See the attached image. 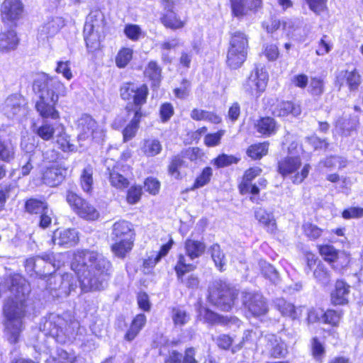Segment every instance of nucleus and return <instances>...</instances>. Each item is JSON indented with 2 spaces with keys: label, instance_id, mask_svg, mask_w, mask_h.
<instances>
[{
  "label": "nucleus",
  "instance_id": "nucleus-1",
  "mask_svg": "<svg viewBox=\"0 0 363 363\" xmlns=\"http://www.w3.org/2000/svg\"><path fill=\"white\" fill-rule=\"evenodd\" d=\"M71 267L77 274L84 292L104 289L112 269L111 262L105 256L89 250L76 251Z\"/></svg>",
  "mask_w": 363,
  "mask_h": 363
},
{
  "label": "nucleus",
  "instance_id": "nucleus-2",
  "mask_svg": "<svg viewBox=\"0 0 363 363\" xmlns=\"http://www.w3.org/2000/svg\"><path fill=\"white\" fill-rule=\"evenodd\" d=\"M33 90L38 95L35 108L43 118L58 119L59 111L56 105L60 96L67 94L66 86L56 77L43 73L33 82Z\"/></svg>",
  "mask_w": 363,
  "mask_h": 363
},
{
  "label": "nucleus",
  "instance_id": "nucleus-3",
  "mask_svg": "<svg viewBox=\"0 0 363 363\" xmlns=\"http://www.w3.org/2000/svg\"><path fill=\"white\" fill-rule=\"evenodd\" d=\"M24 295L22 297H16V301L9 300L4 308V312L6 318V328L10 333L9 340L11 343L17 342L22 328L21 318L23 316Z\"/></svg>",
  "mask_w": 363,
  "mask_h": 363
},
{
  "label": "nucleus",
  "instance_id": "nucleus-4",
  "mask_svg": "<svg viewBox=\"0 0 363 363\" xmlns=\"http://www.w3.org/2000/svg\"><path fill=\"white\" fill-rule=\"evenodd\" d=\"M301 160L298 156H287L278 163V172L282 177H290L294 184H301L308 177L311 169L309 164H305L300 172Z\"/></svg>",
  "mask_w": 363,
  "mask_h": 363
},
{
  "label": "nucleus",
  "instance_id": "nucleus-5",
  "mask_svg": "<svg viewBox=\"0 0 363 363\" xmlns=\"http://www.w3.org/2000/svg\"><path fill=\"white\" fill-rule=\"evenodd\" d=\"M248 40L245 33H235L230 39L227 54V64L233 69L240 67L247 55Z\"/></svg>",
  "mask_w": 363,
  "mask_h": 363
},
{
  "label": "nucleus",
  "instance_id": "nucleus-6",
  "mask_svg": "<svg viewBox=\"0 0 363 363\" xmlns=\"http://www.w3.org/2000/svg\"><path fill=\"white\" fill-rule=\"evenodd\" d=\"M77 130L78 141L86 140L102 142L105 138V130L91 116L82 115L77 121Z\"/></svg>",
  "mask_w": 363,
  "mask_h": 363
},
{
  "label": "nucleus",
  "instance_id": "nucleus-7",
  "mask_svg": "<svg viewBox=\"0 0 363 363\" xmlns=\"http://www.w3.org/2000/svg\"><path fill=\"white\" fill-rule=\"evenodd\" d=\"M235 289L229 288L225 284L217 282L209 291L210 301L223 311H229L234 304L237 296Z\"/></svg>",
  "mask_w": 363,
  "mask_h": 363
},
{
  "label": "nucleus",
  "instance_id": "nucleus-8",
  "mask_svg": "<svg viewBox=\"0 0 363 363\" xmlns=\"http://www.w3.org/2000/svg\"><path fill=\"white\" fill-rule=\"evenodd\" d=\"M47 289L53 296L66 297L77 286V281L71 274L63 275H50L48 279Z\"/></svg>",
  "mask_w": 363,
  "mask_h": 363
},
{
  "label": "nucleus",
  "instance_id": "nucleus-9",
  "mask_svg": "<svg viewBox=\"0 0 363 363\" xmlns=\"http://www.w3.org/2000/svg\"><path fill=\"white\" fill-rule=\"evenodd\" d=\"M148 93V88L145 84L127 82L121 87L122 99L133 103L136 110H140V107L146 103Z\"/></svg>",
  "mask_w": 363,
  "mask_h": 363
},
{
  "label": "nucleus",
  "instance_id": "nucleus-10",
  "mask_svg": "<svg viewBox=\"0 0 363 363\" xmlns=\"http://www.w3.org/2000/svg\"><path fill=\"white\" fill-rule=\"evenodd\" d=\"M267 80L268 75L265 70L257 68L247 79L244 89L251 96L257 98L264 91Z\"/></svg>",
  "mask_w": 363,
  "mask_h": 363
},
{
  "label": "nucleus",
  "instance_id": "nucleus-11",
  "mask_svg": "<svg viewBox=\"0 0 363 363\" xmlns=\"http://www.w3.org/2000/svg\"><path fill=\"white\" fill-rule=\"evenodd\" d=\"M243 303L254 316L265 315L268 311L267 302L262 295L259 293L244 292Z\"/></svg>",
  "mask_w": 363,
  "mask_h": 363
},
{
  "label": "nucleus",
  "instance_id": "nucleus-12",
  "mask_svg": "<svg viewBox=\"0 0 363 363\" xmlns=\"http://www.w3.org/2000/svg\"><path fill=\"white\" fill-rule=\"evenodd\" d=\"M195 269L196 266L194 264L186 263V257L184 255L181 254L179 255L178 261L174 267V269L178 279L188 288L196 289L199 286V280L196 276L191 274L185 280L183 278L186 273L191 272Z\"/></svg>",
  "mask_w": 363,
  "mask_h": 363
},
{
  "label": "nucleus",
  "instance_id": "nucleus-13",
  "mask_svg": "<svg viewBox=\"0 0 363 363\" xmlns=\"http://www.w3.org/2000/svg\"><path fill=\"white\" fill-rule=\"evenodd\" d=\"M24 11V6L21 0H4L1 6L3 21L15 22L20 19Z\"/></svg>",
  "mask_w": 363,
  "mask_h": 363
},
{
  "label": "nucleus",
  "instance_id": "nucleus-14",
  "mask_svg": "<svg viewBox=\"0 0 363 363\" xmlns=\"http://www.w3.org/2000/svg\"><path fill=\"white\" fill-rule=\"evenodd\" d=\"M65 26L61 17H52L45 22L38 29V39L45 41L54 37Z\"/></svg>",
  "mask_w": 363,
  "mask_h": 363
},
{
  "label": "nucleus",
  "instance_id": "nucleus-15",
  "mask_svg": "<svg viewBox=\"0 0 363 363\" xmlns=\"http://www.w3.org/2000/svg\"><path fill=\"white\" fill-rule=\"evenodd\" d=\"M163 6L167 12L161 17L162 23L167 28L172 30H177L184 28L186 25V20L181 19L175 13L171 11L173 3L169 0H162Z\"/></svg>",
  "mask_w": 363,
  "mask_h": 363
},
{
  "label": "nucleus",
  "instance_id": "nucleus-16",
  "mask_svg": "<svg viewBox=\"0 0 363 363\" xmlns=\"http://www.w3.org/2000/svg\"><path fill=\"white\" fill-rule=\"evenodd\" d=\"M67 169L61 166H52L46 168L41 175V181L43 184L50 186L60 184L65 179Z\"/></svg>",
  "mask_w": 363,
  "mask_h": 363
},
{
  "label": "nucleus",
  "instance_id": "nucleus-17",
  "mask_svg": "<svg viewBox=\"0 0 363 363\" xmlns=\"http://www.w3.org/2000/svg\"><path fill=\"white\" fill-rule=\"evenodd\" d=\"M260 340L265 343V350L274 357H282L287 352L284 342L275 335H267Z\"/></svg>",
  "mask_w": 363,
  "mask_h": 363
},
{
  "label": "nucleus",
  "instance_id": "nucleus-18",
  "mask_svg": "<svg viewBox=\"0 0 363 363\" xmlns=\"http://www.w3.org/2000/svg\"><path fill=\"white\" fill-rule=\"evenodd\" d=\"M52 241L55 245L69 247L78 242V233L74 229L57 230L53 233Z\"/></svg>",
  "mask_w": 363,
  "mask_h": 363
},
{
  "label": "nucleus",
  "instance_id": "nucleus-19",
  "mask_svg": "<svg viewBox=\"0 0 363 363\" xmlns=\"http://www.w3.org/2000/svg\"><path fill=\"white\" fill-rule=\"evenodd\" d=\"M111 237L112 240L135 239L132 224L124 220L114 223L112 226Z\"/></svg>",
  "mask_w": 363,
  "mask_h": 363
},
{
  "label": "nucleus",
  "instance_id": "nucleus-20",
  "mask_svg": "<svg viewBox=\"0 0 363 363\" xmlns=\"http://www.w3.org/2000/svg\"><path fill=\"white\" fill-rule=\"evenodd\" d=\"M18 43L19 39L13 30H6L0 33L1 53H9L16 50Z\"/></svg>",
  "mask_w": 363,
  "mask_h": 363
},
{
  "label": "nucleus",
  "instance_id": "nucleus-21",
  "mask_svg": "<svg viewBox=\"0 0 363 363\" xmlns=\"http://www.w3.org/2000/svg\"><path fill=\"white\" fill-rule=\"evenodd\" d=\"M99 26L94 25L92 21H86L84 28V36L86 46L91 50L99 47Z\"/></svg>",
  "mask_w": 363,
  "mask_h": 363
},
{
  "label": "nucleus",
  "instance_id": "nucleus-22",
  "mask_svg": "<svg viewBox=\"0 0 363 363\" xmlns=\"http://www.w3.org/2000/svg\"><path fill=\"white\" fill-rule=\"evenodd\" d=\"M350 286L342 280L335 283V289L331 293V301L334 305H344L348 302Z\"/></svg>",
  "mask_w": 363,
  "mask_h": 363
},
{
  "label": "nucleus",
  "instance_id": "nucleus-23",
  "mask_svg": "<svg viewBox=\"0 0 363 363\" xmlns=\"http://www.w3.org/2000/svg\"><path fill=\"white\" fill-rule=\"evenodd\" d=\"M275 307L283 316L291 320L297 319L301 315V307H296L293 303L287 302L284 299H277L275 301Z\"/></svg>",
  "mask_w": 363,
  "mask_h": 363
},
{
  "label": "nucleus",
  "instance_id": "nucleus-24",
  "mask_svg": "<svg viewBox=\"0 0 363 363\" xmlns=\"http://www.w3.org/2000/svg\"><path fill=\"white\" fill-rule=\"evenodd\" d=\"M255 217L267 231L273 233L277 229L276 220L272 212H269L262 208H257L255 211Z\"/></svg>",
  "mask_w": 363,
  "mask_h": 363
},
{
  "label": "nucleus",
  "instance_id": "nucleus-25",
  "mask_svg": "<svg viewBox=\"0 0 363 363\" xmlns=\"http://www.w3.org/2000/svg\"><path fill=\"white\" fill-rule=\"evenodd\" d=\"M195 350L192 347L187 348L182 355L176 350L169 352L165 358V363H198L195 359Z\"/></svg>",
  "mask_w": 363,
  "mask_h": 363
},
{
  "label": "nucleus",
  "instance_id": "nucleus-26",
  "mask_svg": "<svg viewBox=\"0 0 363 363\" xmlns=\"http://www.w3.org/2000/svg\"><path fill=\"white\" fill-rule=\"evenodd\" d=\"M124 169L119 165L115 166L109 172V181L111 184L118 189H124L129 185Z\"/></svg>",
  "mask_w": 363,
  "mask_h": 363
},
{
  "label": "nucleus",
  "instance_id": "nucleus-27",
  "mask_svg": "<svg viewBox=\"0 0 363 363\" xmlns=\"http://www.w3.org/2000/svg\"><path fill=\"white\" fill-rule=\"evenodd\" d=\"M135 239L113 240L115 242L111 249L113 255L121 259H123L132 250Z\"/></svg>",
  "mask_w": 363,
  "mask_h": 363
},
{
  "label": "nucleus",
  "instance_id": "nucleus-28",
  "mask_svg": "<svg viewBox=\"0 0 363 363\" xmlns=\"http://www.w3.org/2000/svg\"><path fill=\"white\" fill-rule=\"evenodd\" d=\"M56 143L59 148L64 152H72L75 150L74 145L72 144L69 135L66 133L65 127L62 123L57 125Z\"/></svg>",
  "mask_w": 363,
  "mask_h": 363
},
{
  "label": "nucleus",
  "instance_id": "nucleus-29",
  "mask_svg": "<svg viewBox=\"0 0 363 363\" xmlns=\"http://www.w3.org/2000/svg\"><path fill=\"white\" fill-rule=\"evenodd\" d=\"M184 248L187 256L191 259H194L204 253L206 247L201 241L187 239L184 242Z\"/></svg>",
  "mask_w": 363,
  "mask_h": 363
},
{
  "label": "nucleus",
  "instance_id": "nucleus-30",
  "mask_svg": "<svg viewBox=\"0 0 363 363\" xmlns=\"http://www.w3.org/2000/svg\"><path fill=\"white\" fill-rule=\"evenodd\" d=\"M49 123L48 121L43 122L40 125L34 124L33 126V131L39 138L43 140L48 141L53 138L54 134L57 133V125Z\"/></svg>",
  "mask_w": 363,
  "mask_h": 363
},
{
  "label": "nucleus",
  "instance_id": "nucleus-31",
  "mask_svg": "<svg viewBox=\"0 0 363 363\" xmlns=\"http://www.w3.org/2000/svg\"><path fill=\"white\" fill-rule=\"evenodd\" d=\"M272 113L278 117H284L289 114L298 116L301 113V108L290 101H281L273 109Z\"/></svg>",
  "mask_w": 363,
  "mask_h": 363
},
{
  "label": "nucleus",
  "instance_id": "nucleus-32",
  "mask_svg": "<svg viewBox=\"0 0 363 363\" xmlns=\"http://www.w3.org/2000/svg\"><path fill=\"white\" fill-rule=\"evenodd\" d=\"M16 147L10 139L0 138V161L9 163L14 158Z\"/></svg>",
  "mask_w": 363,
  "mask_h": 363
},
{
  "label": "nucleus",
  "instance_id": "nucleus-33",
  "mask_svg": "<svg viewBox=\"0 0 363 363\" xmlns=\"http://www.w3.org/2000/svg\"><path fill=\"white\" fill-rule=\"evenodd\" d=\"M255 126L258 133L267 136L275 133L277 129L275 120L271 117L260 118Z\"/></svg>",
  "mask_w": 363,
  "mask_h": 363
},
{
  "label": "nucleus",
  "instance_id": "nucleus-34",
  "mask_svg": "<svg viewBox=\"0 0 363 363\" xmlns=\"http://www.w3.org/2000/svg\"><path fill=\"white\" fill-rule=\"evenodd\" d=\"M142 116L139 110H135V116L130 123L124 128L123 131V141L128 142L133 139L138 131L140 119Z\"/></svg>",
  "mask_w": 363,
  "mask_h": 363
},
{
  "label": "nucleus",
  "instance_id": "nucleus-35",
  "mask_svg": "<svg viewBox=\"0 0 363 363\" xmlns=\"http://www.w3.org/2000/svg\"><path fill=\"white\" fill-rule=\"evenodd\" d=\"M262 172V169L259 167H250L245 172L242 179L238 186L241 194H245V192L247 191V184L259 176Z\"/></svg>",
  "mask_w": 363,
  "mask_h": 363
},
{
  "label": "nucleus",
  "instance_id": "nucleus-36",
  "mask_svg": "<svg viewBox=\"0 0 363 363\" xmlns=\"http://www.w3.org/2000/svg\"><path fill=\"white\" fill-rule=\"evenodd\" d=\"M93 169L88 166L81 173L80 185L84 192L90 194L93 189Z\"/></svg>",
  "mask_w": 363,
  "mask_h": 363
},
{
  "label": "nucleus",
  "instance_id": "nucleus-37",
  "mask_svg": "<svg viewBox=\"0 0 363 363\" xmlns=\"http://www.w3.org/2000/svg\"><path fill=\"white\" fill-rule=\"evenodd\" d=\"M76 355L64 350H58L56 354L46 359L45 363H74Z\"/></svg>",
  "mask_w": 363,
  "mask_h": 363
},
{
  "label": "nucleus",
  "instance_id": "nucleus-38",
  "mask_svg": "<svg viewBox=\"0 0 363 363\" xmlns=\"http://www.w3.org/2000/svg\"><path fill=\"white\" fill-rule=\"evenodd\" d=\"M5 111L7 116L11 117L24 111V108L17 96H11L6 101Z\"/></svg>",
  "mask_w": 363,
  "mask_h": 363
},
{
  "label": "nucleus",
  "instance_id": "nucleus-39",
  "mask_svg": "<svg viewBox=\"0 0 363 363\" xmlns=\"http://www.w3.org/2000/svg\"><path fill=\"white\" fill-rule=\"evenodd\" d=\"M160 142L156 139H147L143 142L141 150L147 157H153L158 155L162 150Z\"/></svg>",
  "mask_w": 363,
  "mask_h": 363
},
{
  "label": "nucleus",
  "instance_id": "nucleus-40",
  "mask_svg": "<svg viewBox=\"0 0 363 363\" xmlns=\"http://www.w3.org/2000/svg\"><path fill=\"white\" fill-rule=\"evenodd\" d=\"M48 207V204L44 200L36 199H30L25 204L26 211L31 214H40Z\"/></svg>",
  "mask_w": 363,
  "mask_h": 363
},
{
  "label": "nucleus",
  "instance_id": "nucleus-41",
  "mask_svg": "<svg viewBox=\"0 0 363 363\" xmlns=\"http://www.w3.org/2000/svg\"><path fill=\"white\" fill-rule=\"evenodd\" d=\"M268 147L267 143L252 145L247 148V155L252 160H259L267 154Z\"/></svg>",
  "mask_w": 363,
  "mask_h": 363
},
{
  "label": "nucleus",
  "instance_id": "nucleus-42",
  "mask_svg": "<svg viewBox=\"0 0 363 363\" xmlns=\"http://www.w3.org/2000/svg\"><path fill=\"white\" fill-rule=\"evenodd\" d=\"M133 50L130 48H121L116 57V65L119 68L125 67L133 58Z\"/></svg>",
  "mask_w": 363,
  "mask_h": 363
},
{
  "label": "nucleus",
  "instance_id": "nucleus-43",
  "mask_svg": "<svg viewBox=\"0 0 363 363\" xmlns=\"http://www.w3.org/2000/svg\"><path fill=\"white\" fill-rule=\"evenodd\" d=\"M125 36L132 41H138L141 38L145 37V32L138 25L127 24L124 28Z\"/></svg>",
  "mask_w": 363,
  "mask_h": 363
},
{
  "label": "nucleus",
  "instance_id": "nucleus-44",
  "mask_svg": "<svg viewBox=\"0 0 363 363\" xmlns=\"http://www.w3.org/2000/svg\"><path fill=\"white\" fill-rule=\"evenodd\" d=\"M77 215L86 220H96L99 218V213L94 206L86 201L79 211H77Z\"/></svg>",
  "mask_w": 363,
  "mask_h": 363
},
{
  "label": "nucleus",
  "instance_id": "nucleus-45",
  "mask_svg": "<svg viewBox=\"0 0 363 363\" xmlns=\"http://www.w3.org/2000/svg\"><path fill=\"white\" fill-rule=\"evenodd\" d=\"M346 166V161L342 157H330L325 160L320 161L317 168L320 170L323 167L332 169L336 167L339 168L345 167Z\"/></svg>",
  "mask_w": 363,
  "mask_h": 363
},
{
  "label": "nucleus",
  "instance_id": "nucleus-46",
  "mask_svg": "<svg viewBox=\"0 0 363 363\" xmlns=\"http://www.w3.org/2000/svg\"><path fill=\"white\" fill-rule=\"evenodd\" d=\"M213 175V170L211 167H205L201 174L198 176L194 183V185L191 188V190L199 189L206 185L211 180Z\"/></svg>",
  "mask_w": 363,
  "mask_h": 363
},
{
  "label": "nucleus",
  "instance_id": "nucleus-47",
  "mask_svg": "<svg viewBox=\"0 0 363 363\" xmlns=\"http://www.w3.org/2000/svg\"><path fill=\"white\" fill-rule=\"evenodd\" d=\"M211 257L217 267L221 270L225 264V256L218 244H214L211 247Z\"/></svg>",
  "mask_w": 363,
  "mask_h": 363
},
{
  "label": "nucleus",
  "instance_id": "nucleus-48",
  "mask_svg": "<svg viewBox=\"0 0 363 363\" xmlns=\"http://www.w3.org/2000/svg\"><path fill=\"white\" fill-rule=\"evenodd\" d=\"M259 266L263 275L271 281L276 283L279 280V274L274 267L265 261H260Z\"/></svg>",
  "mask_w": 363,
  "mask_h": 363
},
{
  "label": "nucleus",
  "instance_id": "nucleus-49",
  "mask_svg": "<svg viewBox=\"0 0 363 363\" xmlns=\"http://www.w3.org/2000/svg\"><path fill=\"white\" fill-rule=\"evenodd\" d=\"M66 201L77 214V211H79L86 202V200L72 191H67Z\"/></svg>",
  "mask_w": 363,
  "mask_h": 363
},
{
  "label": "nucleus",
  "instance_id": "nucleus-50",
  "mask_svg": "<svg viewBox=\"0 0 363 363\" xmlns=\"http://www.w3.org/2000/svg\"><path fill=\"white\" fill-rule=\"evenodd\" d=\"M344 77L350 91L356 90L361 83V77L356 70L346 71Z\"/></svg>",
  "mask_w": 363,
  "mask_h": 363
},
{
  "label": "nucleus",
  "instance_id": "nucleus-51",
  "mask_svg": "<svg viewBox=\"0 0 363 363\" xmlns=\"http://www.w3.org/2000/svg\"><path fill=\"white\" fill-rule=\"evenodd\" d=\"M303 230L305 235L311 240H315L318 238L323 233V230L321 228L309 222L305 223L303 225Z\"/></svg>",
  "mask_w": 363,
  "mask_h": 363
},
{
  "label": "nucleus",
  "instance_id": "nucleus-52",
  "mask_svg": "<svg viewBox=\"0 0 363 363\" xmlns=\"http://www.w3.org/2000/svg\"><path fill=\"white\" fill-rule=\"evenodd\" d=\"M319 252L326 261L334 262L337 258V251L332 245H319Z\"/></svg>",
  "mask_w": 363,
  "mask_h": 363
},
{
  "label": "nucleus",
  "instance_id": "nucleus-53",
  "mask_svg": "<svg viewBox=\"0 0 363 363\" xmlns=\"http://www.w3.org/2000/svg\"><path fill=\"white\" fill-rule=\"evenodd\" d=\"M172 318L175 325L182 326L189 321V316L181 308H173Z\"/></svg>",
  "mask_w": 363,
  "mask_h": 363
},
{
  "label": "nucleus",
  "instance_id": "nucleus-54",
  "mask_svg": "<svg viewBox=\"0 0 363 363\" xmlns=\"http://www.w3.org/2000/svg\"><path fill=\"white\" fill-rule=\"evenodd\" d=\"M240 160L239 158L233 156V155H228L225 154H222L217 157L213 160V164L218 167L221 168L224 167L228 165H230L232 164H236Z\"/></svg>",
  "mask_w": 363,
  "mask_h": 363
},
{
  "label": "nucleus",
  "instance_id": "nucleus-55",
  "mask_svg": "<svg viewBox=\"0 0 363 363\" xmlns=\"http://www.w3.org/2000/svg\"><path fill=\"white\" fill-rule=\"evenodd\" d=\"M55 71L62 74L67 80H71L73 78L69 61H58Z\"/></svg>",
  "mask_w": 363,
  "mask_h": 363
},
{
  "label": "nucleus",
  "instance_id": "nucleus-56",
  "mask_svg": "<svg viewBox=\"0 0 363 363\" xmlns=\"http://www.w3.org/2000/svg\"><path fill=\"white\" fill-rule=\"evenodd\" d=\"M233 14L236 17H242L247 14L246 0H231Z\"/></svg>",
  "mask_w": 363,
  "mask_h": 363
},
{
  "label": "nucleus",
  "instance_id": "nucleus-57",
  "mask_svg": "<svg viewBox=\"0 0 363 363\" xmlns=\"http://www.w3.org/2000/svg\"><path fill=\"white\" fill-rule=\"evenodd\" d=\"M199 316L204 321L211 324L218 323L223 321L222 317L207 308H201L199 311Z\"/></svg>",
  "mask_w": 363,
  "mask_h": 363
},
{
  "label": "nucleus",
  "instance_id": "nucleus-58",
  "mask_svg": "<svg viewBox=\"0 0 363 363\" xmlns=\"http://www.w3.org/2000/svg\"><path fill=\"white\" fill-rule=\"evenodd\" d=\"M184 164V160L179 156H175L169 165V173L175 179H180V168Z\"/></svg>",
  "mask_w": 363,
  "mask_h": 363
},
{
  "label": "nucleus",
  "instance_id": "nucleus-59",
  "mask_svg": "<svg viewBox=\"0 0 363 363\" xmlns=\"http://www.w3.org/2000/svg\"><path fill=\"white\" fill-rule=\"evenodd\" d=\"M224 130H220L217 133L207 134L203 140L204 144L208 147H215L220 143V140L225 134Z\"/></svg>",
  "mask_w": 363,
  "mask_h": 363
},
{
  "label": "nucleus",
  "instance_id": "nucleus-60",
  "mask_svg": "<svg viewBox=\"0 0 363 363\" xmlns=\"http://www.w3.org/2000/svg\"><path fill=\"white\" fill-rule=\"evenodd\" d=\"M145 72L154 82H158L160 81L161 69L155 62H149Z\"/></svg>",
  "mask_w": 363,
  "mask_h": 363
},
{
  "label": "nucleus",
  "instance_id": "nucleus-61",
  "mask_svg": "<svg viewBox=\"0 0 363 363\" xmlns=\"http://www.w3.org/2000/svg\"><path fill=\"white\" fill-rule=\"evenodd\" d=\"M144 188L152 195H157L160 189V182L155 178L148 177L145 180Z\"/></svg>",
  "mask_w": 363,
  "mask_h": 363
},
{
  "label": "nucleus",
  "instance_id": "nucleus-62",
  "mask_svg": "<svg viewBox=\"0 0 363 363\" xmlns=\"http://www.w3.org/2000/svg\"><path fill=\"white\" fill-rule=\"evenodd\" d=\"M142 196V189L140 186H131L127 193L126 201L129 204L137 203Z\"/></svg>",
  "mask_w": 363,
  "mask_h": 363
},
{
  "label": "nucleus",
  "instance_id": "nucleus-63",
  "mask_svg": "<svg viewBox=\"0 0 363 363\" xmlns=\"http://www.w3.org/2000/svg\"><path fill=\"white\" fill-rule=\"evenodd\" d=\"M310 91L313 95L319 96L324 91V84L319 78H312L309 85Z\"/></svg>",
  "mask_w": 363,
  "mask_h": 363
},
{
  "label": "nucleus",
  "instance_id": "nucleus-64",
  "mask_svg": "<svg viewBox=\"0 0 363 363\" xmlns=\"http://www.w3.org/2000/svg\"><path fill=\"white\" fill-rule=\"evenodd\" d=\"M342 216L345 219L360 218L363 217V208L350 207L343 211Z\"/></svg>",
  "mask_w": 363,
  "mask_h": 363
}]
</instances>
